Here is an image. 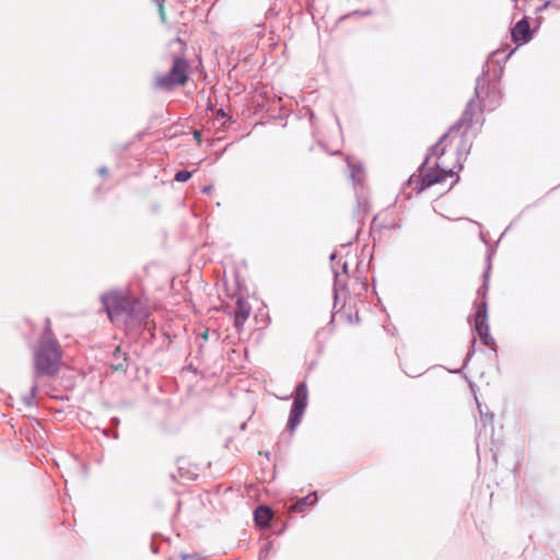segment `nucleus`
Segmentation results:
<instances>
[{
    "instance_id": "nucleus-1",
    "label": "nucleus",
    "mask_w": 560,
    "mask_h": 560,
    "mask_svg": "<svg viewBox=\"0 0 560 560\" xmlns=\"http://www.w3.org/2000/svg\"><path fill=\"white\" fill-rule=\"evenodd\" d=\"M464 132L462 126H453L447 133H445L438 147L439 156L434 163L429 159L421 165L417 174L410 176L408 186L417 192L434 186L440 185L443 190L450 189L456 182V171L460 168L457 154H453V161L450 162L447 158V149H452L454 141H462Z\"/></svg>"
},
{
    "instance_id": "nucleus-2",
    "label": "nucleus",
    "mask_w": 560,
    "mask_h": 560,
    "mask_svg": "<svg viewBox=\"0 0 560 560\" xmlns=\"http://www.w3.org/2000/svg\"><path fill=\"white\" fill-rule=\"evenodd\" d=\"M63 364L62 350L49 327V320L45 332L33 352L34 372L37 376L52 377L57 375Z\"/></svg>"
},
{
    "instance_id": "nucleus-3",
    "label": "nucleus",
    "mask_w": 560,
    "mask_h": 560,
    "mask_svg": "<svg viewBox=\"0 0 560 560\" xmlns=\"http://www.w3.org/2000/svg\"><path fill=\"white\" fill-rule=\"evenodd\" d=\"M105 311L112 323L133 325L143 317L142 302L127 292L112 291L102 298Z\"/></svg>"
},
{
    "instance_id": "nucleus-4",
    "label": "nucleus",
    "mask_w": 560,
    "mask_h": 560,
    "mask_svg": "<svg viewBox=\"0 0 560 560\" xmlns=\"http://www.w3.org/2000/svg\"><path fill=\"white\" fill-rule=\"evenodd\" d=\"M173 45H177L179 49V55H175L172 58V67L166 73H160L154 79V86L161 90H172L176 86H183L187 83L189 79V63L186 58L183 56V52L186 49V44L176 38L172 43Z\"/></svg>"
},
{
    "instance_id": "nucleus-5",
    "label": "nucleus",
    "mask_w": 560,
    "mask_h": 560,
    "mask_svg": "<svg viewBox=\"0 0 560 560\" xmlns=\"http://www.w3.org/2000/svg\"><path fill=\"white\" fill-rule=\"evenodd\" d=\"M477 97H480V104H477L475 101L468 103L463 117L454 126H462V132H464V137L467 133L468 128L472 125L474 121L479 122V116L485 112H492L499 105L501 101V93L497 91L494 88L489 91L486 96H480L479 86L476 89Z\"/></svg>"
},
{
    "instance_id": "nucleus-6",
    "label": "nucleus",
    "mask_w": 560,
    "mask_h": 560,
    "mask_svg": "<svg viewBox=\"0 0 560 560\" xmlns=\"http://www.w3.org/2000/svg\"><path fill=\"white\" fill-rule=\"evenodd\" d=\"M307 405V387L304 383L299 384L295 388L294 400L288 422V428L293 431L300 423L301 417Z\"/></svg>"
},
{
    "instance_id": "nucleus-7",
    "label": "nucleus",
    "mask_w": 560,
    "mask_h": 560,
    "mask_svg": "<svg viewBox=\"0 0 560 560\" xmlns=\"http://www.w3.org/2000/svg\"><path fill=\"white\" fill-rule=\"evenodd\" d=\"M475 330L486 346L494 349L495 342L494 339L489 334V325L487 322V306L485 303L480 304L477 308L475 315Z\"/></svg>"
},
{
    "instance_id": "nucleus-8",
    "label": "nucleus",
    "mask_w": 560,
    "mask_h": 560,
    "mask_svg": "<svg viewBox=\"0 0 560 560\" xmlns=\"http://www.w3.org/2000/svg\"><path fill=\"white\" fill-rule=\"evenodd\" d=\"M533 32L530 30L527 18L518 21L511 31L512 40L517 45H524L532 39Z\"/></svg>"
},
{
    "instance_id": "nucleus-9",
    "label": "nucleus",
    "mask_w": 560,
    "mask_h": 560,
    "mask_svg": "<svg viewBox=\"0 0 560 560\" xmlns=\"http://www.w3.org/2000/svg\"><path fill=\"white\" fill-rule=\"evenodd\" d=\"M255 522L260 527H267L272 518V511L268 506H259L254 513Z\"/></svg>"
},
{
    "instance_id": "nucleus-10",
    "label": "nucleus",
    "mask_w": 560,
    "mask_h": 560,
    "mask_svg": "<svg viewBox=\"0 0 560 560\" xmlns=\"http://www.w3.org/2000/svg\"><path fill=\"white\" fill-rule=\"evenodd\" d=\"M250 307L242 299L236 302L235 308V326L240 327L248 318Z\"/></svg>"
},
{
    "instance_id": "nucleus-11",
    "label": "nucleus",
    "mask_w": 560,
    "mask_h": 560,
    "mask_svg": "<svg viewBox=\"0 0 560 560\" xmlns=\"http://www.w3.org/2000/svg\"><path fill=\"white\" fill-rule=\"evenodd\" d=\"M317 501L316 492L306 495L289 506V512L301 513L306 506L315 504Z\"/></svg>"
},
{
    "instance_id": "nucleus-12",
    "label": "nucleus",
    "mask_w": 560,
    "mask_h": 560,
    "mask_svg": "<svg viewBox=\"0 0 560 560\" xmlns=\"http://www.w3.org/2000/svg\"><path fill=\"white\" fill-rule=\"evenodd\" d=\"M114 358L117 360V363L110 365V368L115 371H126L127 370V355L126 353H121L120 347H117L114 351Z\"/></svg>"
},
{
    "instance_id": "nucleus-13",
    "label": "nucleus",
    "mask_w": 560,
    "mask_h": 560,
    "mask_svg": "<svg viewBox=\"0 0 560 560\" xmlns=\"http://www.w3.org/2000/svg\"><path fill=\"white\" fill-rule=\"evenodd\" d=\"M190 177H191V172L185 171V170L178 171L175 174V180L179 182V183L187 182Z\"/></svg>"
},
{
    "instance_id": "nucleus-14",
    "label": "nucleus",
    "mask_w": 560,
    "mask_h": 560,
    "mask_svg": "<svg viewBox=\"0 0 560 560\" xmlns=\"http://www.w3.org/2000/svg\"><path fill=\"white\" fill-rule=\"evenodd\" d=\"M158 7H159V13H160L161 20L163 22H165L166 21V13H165V8H164V1L163 0H158Z\"/></svg>"
},
{
    "instance_id": "nucleus-15",
    "label": "nucleus",
    "mask_w": 560,
    "mask_h": 560,
    "mask_svg": "<svg viewBox=\"0 0 560 560\" xmlns=\"http://www.w3.org/2000/svg\"><path fill=\"white\" fill-rule=\"evenodd\" d=\"M194 138L197 141V143L200 145L201 144V132L198 131V130H195L194 131Z\"/></svg>"
},
{
    "instance_id": "nucleus-16",
    "label": "nucleus",
    "mask_w": 560,
    "mask_h": 560,
    "mask_svg": "<svg viewBox=\"0 0 560 560\" xmlns=\"http://www.w3.org/2000/svg\"><path fill=\"white\" fill-rule=\"evenodd\" d=\"M211 190H212V186H206V187H203V188H202V191H203L205 194H210V192H211Z\"/></svg>"
},
{
    "instance_id": "nucleus-17",
    "label": "nucleus",
    "mask_w": 560,
    "mask_h": 560,
    "mask_svg": "<svg viewBox=\"0 0 560 560\" xmlns=\"http://www.w3.org/2000/svg\"><path fill=\"white\" fill-rule=\"evenodd\" d=\"M217 115H218V116H221V117H224V116H225V113H224V110H223V109H219V110L217 112Z\"/></svg>"
}]
</instances>
